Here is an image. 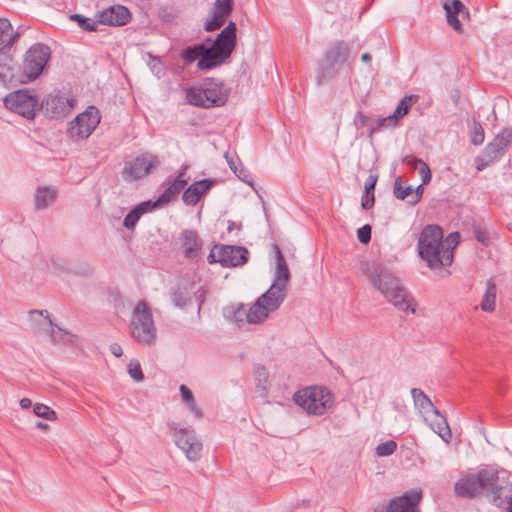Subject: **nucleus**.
Returning <instances> with one entry per match:
<instances>
[{
	"label": "nucleus",
	"instance_id": "nucleus-35",
	"mask_svg": "<svg viewBox=\"0 0 512 512\" xmlns=\"http://www.w3.org/2000/svg\"><path fill=\"white\" fill-rule=\"evenodd\" d=\"M216 252L218 256H246L248 254V250L244 246L219 244L214 246L208 256H215Z\"/></svg>",
	"mask_w": 512,
	"mask_h": 512
},
{
	"label": "nucleus",
	"instance_id": "nucleus-38",
	"mask_svg": "<svg viewBox=\"0 0 512 512\" xmlns=\"http://www.w3.org/2000/svg\"><path fill=\"white\" fill-rule=\"evenodd\" d=\"M432 430L437 433L440 438L445 441L446 443H449L452 438V433L450 430V427L448 425V422L444 416H441V419L431 423Z\"/></svg>",
	"mask_w": 512,
	"mask_h": 512
},
{
	"label": "nucleus",
	"instance_id": "nucleus-7",
	"mask_svg": "<svg viewBox=\"0 0 512 512\" xmlns=\"http://www.w3.org/2000/svg\"><path fill=\"white\" fill-rule=\"evenodd\" d=\"M130 330L132 337L143 346H152L157 339V329L154 324L151 309L145 301H139L134 307Z\"/></svg>",
	"mask_w": 512,
	"mask_h": 512
},
{
	"label": "nucleus",
	"instance_id": "nucleus-45",
	"mask_svg": "<svg viewBox=\"0 0 512 512\" xmlns=\"http://www.w3.org/2000/svg\"><path fill=\"white\" fill-rule=\"evenodd\" d=\"M128 374L136 382H141L144 380L142 368L138 360H130L128 363Z\"/></svg>",
	"mask_w": 512,
	"mask_h": 512
},
{
	"label": "nucleus",
	"instance_id": "nucleus-41",
	"mask_svg": "<svg viewBox=\"0 0 512 512\" xmlns=\"http://www.w3.org/2000/svg\"><path fill=\"white\" fill-rule=\"evenodd\" d=\"M34 413L36 416L40 418H44L46 420L54 421L57 419V414L54 410L42 403H36L34 405Z\"/></svg>",
	"mask_w": 512,
	"mask_h": 512
},
{
	"label": "nucleus",
	"instance_id": "nucleus-52",
	"mask_svg": "<svg viewBox=\"0 0 512 512\" xmlns=\"http://www.w3.org/2000/svg\"><path fill=\"white\" fill-rule=\"evenodd\" d=\"M419 175L422 179L423 184H428L431 180V171L429 166L423 162L419 167Z\"/></svg>",
	"mask_w": 512,
	"mask_h": 512
},
{
	"label": "nucleus",
	"instance_id": "nucleus-25",
	"mask_svg": "<svg viewBox=\"0 0 512 512\" xmlns=\"http://www.w3.org/2000/svg\"><path fill=\"white\" fill-rule=\"evenodd\" d=\"M29 321L35 333H47L53 325L47 310H31L29 312Z\"/></svg>",
	"mask_w": 512,
	"mask_h": 512
},
{
	"label": "nucleus",
	"instance_id": "nucleus-20",
	"mask_svg": "<svg viewBox=\"0 0 512 512\" xmlns=\"http://www.w3.org/2000/svg\"><path fill=\"white\" fill-rule=\"evenodd\" d=\"M96 17L101 24L123 26L130 21L131 13L125 6L115 5L99 12Z\"/></svg>",
	"mask_w": 512,
	"mask_h": 512
},
{
	"label": "nucleus",
	"instance_id": "nucleus-44",
	"mask_svg": "<svg viewBox=\"0 0 512 512\" xmlns=\"http://www.w3.org/2000/svg\"><path fill=\"white\" fill-rule=\"evenodd\" d=\"M397 125L396 120L392 115L378 119L375 126L369 129V136L371 137L374 133L378 132L382 128L395 127Z\"/></svg>",
	"mask_w": 512,
	"mask_h": 512
},
{
	"label": "nucleus",
	"instance_id": "nucleus-5",
	"mask_svg": "<svg viewBox=\"0 0 512 512\" xmlns=\"http://www.w3.org/2000/svg\"><path fill=\"white\" fill-rule=\"evenodd\" d=\"M229 93V88L222 81L207 78L200 84L190 87L186 92V99L189 104L196 107H220L227 102Z\"/></svg>",
	"mask_w": 512,
	"mask_h": 512
},
{
	"label": "nucleus",
	"instance_id": "nucleus-15",
	"mask_svg": "<svg viewBox=\"0 0 512 512\" xmlns=\"http://www.w3.org/2000/svg\"><path fill=\"white\" fill-rule=\"evenodd\" d=\"M99 122L100 115L98 109L94 106H90L74 119L70 125L69 133L71 137H79L81 139L88 138Z\"/></svg>",
	"mask_w": 512,
	"mask_h": 512
},
{
	"label": "nucleus",
	"instance_id": "nucleus-11",
	"mask_svg": "<svg viewBox=\"0 0 512 512\" xmlns=\"http://www.w3.org/2000/svg\"><path fill=\"white\" fill-rule=\"evenodd\" d=\"M168 428L174 431V441L189 461L195 462L200 459L202 442L197 438L193 430L181 427L179 423L168 422Z\"/></svg>",
	"mask_w": 512,
	"mask_h": 512
},
{
	"label": "nucleus",
	"instance_id": "nucleus-64",
	"mask_svg": "<svg viewBox=\"0 0 512 512\" xmlns=\"http://www.w3.org/2000/svg\"><path fill=\"white\" fill-rule=\"evenodd\" d=\"M373 512H393V510L390 508V503L388 502L387 505H384L380 508L374 509Z\"/></svg>",
	"mask_w": 512,
	"mask_h": 512
},
{
	"label": "nucleus",
	"instance_id": "nucleus-17",
	"mask_svg": "<svg viewBox=\"0 0 512 512\" xmlns=\"http://www.w3.org/2000/svg\"><path fill=\"white\" fill-rule=\"evenodd\" d=\"M79 258H53L52 267L59 275H80L88 276L92 274V267Z\"/></svg>",
	"mask_w": 512,
	"mask_h": 512
},
{
	"label": "nucleus",
	"instance_id": "nucleus-40",
	"mask_svg": "<svg viewBox=\"0 0 512 512\" xmlns=\"http://www.w3.org/2000/svg\"><path fill=\"white\" fill-rule=\"evenodd\" d=\"M70 18L72 20L76 21L78 23V25L83 30H86V31H96L97 30V25L101 24L100 22H98V18L97 19H91V18H87V17H84V16L79 15V14H73V15H71Z\"/></svg>",
	"mask_w": 512,
	"mask_h": 512
},
{
	"label": "nucleus",
	"instance_id": "nucleus-10",
	"mask_svg": "<svg viewBox=\"0 0 512 512\" xmlns=\"http://www.w3.org/2000/svg\"><path fill=\"white\" fill-rule=\"evenodd\" d=\"M485 496L496 507L512 512V482L491 468Z\"/></svg>",
	"mask_w": 512,
	"mask_h": 512
},
{
	"label": "nucleus",
	"instance_id": "nucleus-16",
	"mask_svg": "<svg viewBox=\"0 0 512 512\" xmlns=\"http://www.w3.org/2000/svg\"><path fill=\"white\" fill-rule=\"evenodd\" d=\"M76 103L72 96L57 92L47 96L44 104L45 115L49 118H62L67 116Z\"/></svg>",
	"mask_w": 512,
	"mask_h": 512
},
{
	"label": "nucleus",
	"instance_id": "nucleus-14",
	"mask_svg": "<svg viewBox=\"0 0 512 512\" xmlns=\"http://www.w3.org/2000/svg\"><path fill=\"white\" fill-rule=\"evenodd\" d=\"M160 165V160L151 153L141 154L130 161H126L122 170V177L126 181H134L147 176Z\"/></svg>",
	"mask_w": 512,
	"mask_h": 512
},
{
	"label": "nucleus",
	"instance_id": "nucleus-1",
	"mask_svg": "<svg viewBox=\"0 0 512 512\" xmlns=\"http://www.w3.org/2000/svg\"><path fill=\"white\" fill-rule=\"evenodd\" d=\"M359 269L369 283L396 309L404 313L414 314L416 300L389 268L378 258H365L360 261Z\"/></svg>",
	"mask_w": 512,
	"mask_h": 512
},
{
	"label": "nucleus",
	"instance_id": "nucleus-13",
	"mask_svg": "<svg viewBox=\"0 0 512 512\" xmlns=\"http://www.w3.org/2000/svg\"><path fill=\"white\" fill-rule=\"evenodd\" d=\"M4 103L13 112L32 119L39 107V100L35 94L28 90H18L4 98Z\"/></svg>",
	"mask_w": 512,
	"mask_h": 512
},
{
	"label": "nucleus",
	"instance_id": "nucleus-49",
	"mask_svg": "<svg viewBox=\"0 0 512 512\" xmlns=\"http://www.w3.org/2000/svg\"><path fill=\"white\" fill-rule=\"evenodd\" d=\"M267 378H268V373H267L266 369L264 367L258 368L256 371V381H257L256 386L261 391L266 390L265 384L267 382Z\"/></svg>",
	"mask_w": 512,
	"mask_h": 512
},
{
	"label": "nucleus",
	"instance_id": "nucleus-12",
	"mask_svg": "<svg viewBox=\"0 0 512 512\" xmlns=\"http://www.w3.org/2000/svg\"><path fill=\"white\" fill-rule=\"evenodd\" d=\"M490 471L491 468H483L477 474L461 477L454 485L455 494L462 498H474L478 493L485 495Z\"/></svg>",
	"mask_w": 512,
	"mask_h": 512
},
{
	"label": "nucleus",
	"instance_id": "nucleus-57",
	"mask_svg": "<svg viewBox=\"0 0 512 512\" xmlns=\"http://www.w3.org/2000/svg\"><path fill=\"white\" fill-rule=\"evenodd\" d=\"M424 185L425 184L422 183L416 187L415 191L412 192L411 198L408 200L409 203L416 204L421 200V197H422L423 191H424V188H423Z\"/></svg>",
	"mask_w": 512,
	"mask_h": 512
},
{
	"label": "nucleus",
	"instance_id": "nucleus-31",
	"mask_svg": "<svg viewBox=\"0 0 512 512\" xmlns=\"http://www.w3.org/2000/svg\"><path fill=\"white\" fill-rule=\"evenodd\" d=\"M224 316L234 322L238 327H243L248 323V309L244 304L238 306H230L224 310Z\"/></svg>",
	"mask_w": 512,
	"mask_h": 512
},
{
	"label": "nucleus",
	"instance_id": "nucleus-26",
	"mask_svg": "<svg viewBox=\"0 0 512 512\" xmlns=\"http://www.w3.org/2000/svg\"><path fill=\"white\" fill-rule=\"evenodd\" d=\"M180 242L184 249L186 256L200 252L202 248V240L199 238L198 233L194 230H183L180 235Z\"/></svg>",
	"mask_w": 512,
	"mask_h": 512
},
{
	"label": "nucleus",
	"instance_id": "nucleus-58",
	"mask_svg": "<svg viewBox=\"0 0 512 512\" xmlns=\"http://www.w3.org/2000/svg\"><path fill=\"white\" fill-rule=\"evenodd\" d=\"M374 201H375L374 193H371L369 195H367V194L363 195L362 203H361L362 208L370 209L374 205Z\"/></svg>",
	"mask_w": 512,
	"mask_h": 512
},
{
	"label": "nucleus",
	"instance_id": "nucleus-56",
	"mask_svg": "<svg viewBox=\"0 0 512 512\" xmlns=\"http://www.w3.org/2000/svg\"><path fill=\"white\" fill-rule=\"evenodd\" d=\"M377 175H370L365 182V194L369 195L374 193L375 185L377 182Z\"/></svg>",
	"mask_w": 512,
	"mask_h": 512
},
{
	"label": "nucleus",
	"instance_id": "nucleus-27",
	"mask_svg": "<svg viewBox=\"0 0 512 512\" xmlns=\"http://www.w3.org/2000/svg\"><path fill=\"white\" fill-rule=\"evenodd\" d=\"M57 195L58 192L55 188L39 187L34 197L35 208L37 210L46 209L55 202Z\"/></svg>",
	"mask_w": 512,
	"mask_h": 512
},
{
	"label": "nucleus",
	"instance_id": "nucleus-23",
	"mask_svg": "<svg viewBox=\"0 0 512 512\" xmlns=\"http://www.w3.org/2000/svg\"><path fill=\"white\" fill-rule=\"evenodd\" d=\"M211 186L212 181L208 179H203L192 183L183 192V202L188 206H195Z\"/></svg>",
	"mask_w": 512,
	"mask_h": 512
},
{
	"label": "nucleus",
	"instance_id": "nucleus-39",
	"mask_svg": "<svg viewBox=\"0 0 512 512\" xmlns=\"http://www.w3.org/2000/svg\"><path fill=\"white\" fill-rule=\"evenodd\" d=\"M209 264H220L224 268L242 266L249 258H207Z\"/></svg>",
	"mask_w": 512,
	"mask_h": 512
},
{
	"label": "nucleus",
	"instance_id": "nucleus-62",
	"mask_svg": "<svg viewBox=\"0 0 512 512\" xmlns=\"http://www.w3.org/2000/svg\"><path fill=\"white\" fill-rule=\"evenodd\" d=\"M19 404H20L21 408L29 409L31 407V405H32V401L29 398H22L20 400Z\"/></svg>",
	"mask_w": 512,
	"mask_h": 512
},
{
	"label": "nucleus",
	"instance_id": "nucleus-6",
	"mask_svg": "<svg viewBox=\"0 0 512 512\" xmlns=\"http://www.w3.org/2000/svg\"><path fill=\"white\" fill-rule=\"evenodd\" d=\"M350 56V48L344 41H335L325 50L322 60L318 63L316 71L317 85L332 80L347 63Z\"/></svg>",
	"mask_w": 512,
	"mask_h": 512
},
{
	"label": "nucleus",
	"instance_id": "nucleus-48",
	"mask_svg": "<svg viewBox=\"0 0 512 512\" xmlns=\"http://www.w3.org/2000/svg\"><path fill=\"white\" fill-rule=\"evenodd\" d=\"M471 142L474 145H481L484 142V130L480 123L475 122L473 125Z\"/></svg>",
	"mask_w": 512,
	"mask_h": 512
},
{
	"label": "nucleus",
	"instance_id": "nucleus-34",
	"mask_svg": "<svg viewBox=\"0 0 512 512\" xmlns=\"http://www.w3.org/2000/svg\"><path fill=\"white\" fill-rule=\"evenodd\" d=\"M51 340L57 344H70L74 345L77 343V336L70 331L64 330L57 325H52L48 332Z\"/></svg>",
	"mask_w": 512,
	"mask_h": 512
},
{
	"label": "nucleus",
	"instance_id": "nucleus-33",
	"mask_svg": "<svg viewBox=\"0 0 512 512\" xmlns=\"http://www.w3.org/2000/svg\"><path fill=\"white\" fill-rule=\"evenodd\" d=\"M497 287L493 279H489L486 283V290L482 297L481 309L485 312H493L496 307Z\"/></svg>",
	"mask_w": 512,
	"mask_h": 512
},
{
	"label": "nucleus",
	"instance_id": "nucleus-9",
	"mask_svg": "<svg viewBox=\"0 0 512 512\" xmlns=\"http://www.w3.org/2000/svg\"><path fill=\"white\" fill-rule=\"evenodd\" d=\"M294 401L307 413L323 415L333 406V395L325 387L311 386L297 391L294 394Z\"/></svg>",
	"mask_w": 512,
	"mask_h": 512
},
{
	"label": "nucleus",
	"instance_id": "nucleus-51",
	"mask_svg": "<svg viewBox=\"0 0 512 512\" xmlns=\"http://www.w3.org/2000/svg\"><path fill=\"white\" fill-rule=\"evenodd\" d=\"M192 294L194 295L195 300L198 302V311H200L202 304L205 301L206 291L203 289V287L196 288V284L194 283Z\"/></svg>",
	"mask_w": 512,
	"mask_h": 512
},
{
	"label": "nucleus",
	"instance_id": "nucleus-18",
	"mask_svg": "<svg viewBox=\"0 0 512 512\" xmlns=\"http://www.w3.org/2000/svg\"><path fill=\"white\" fill-rule=\"evenodd\" d=\"M233 7V0H216L211 9L210 15L204 23V29L207 32L215 31L221 28L227 17L230 15Z\"/></svg>",
	"mask_w": 512,
	"mask_h": 512
},
{
	"label": "nucleus",
	"instance_id": "nucleus-54",
	"mask_svg": "<svg viewBox=\"0 0 512 512\" xmlns=\"http://www.w3.org/2000/svg\"><path fill=\"white\" fill-rule=\"evenodd\" d=\"M179 391L181 394L182 401L184 403L192 402V400L194 399V395H193L192 391L186 385H184V384L180 385Z\"/></svg>",
	"mask_w": 512,
	"mask_h": 512
},
{
	"label": "nucleus",
	"instance_id": "nucleus-21",
	"mask_svg": "<svg viewBox=\"0 0 512 512\" xmlns=\"http://www.w3.org/2000/svg\"><path fill=\"white\" fill-rule=\"evenodd\" d=\"M443 9L445 10L447 23L457 32H461L459 16L464 18L469 15L464 4L460 0H446L443 3Z\"/></svg>",
	"mask_w": 512,
	"mask_h": 512
},
{
	"label": "nucleus",
	"instance_id": "nucleus-59",
	"mask_svg": "<svg viewBox=\"0 0 512 512\" xmlns=\"http://www.w3.org/2000/svg\"><path fill=\"white\" fill-rule=\"evenodd\" d=\"M403 161H404V163H406L407 165H410L412 167H417L418 165L420 166L421 163H423L422 160H420L414 156H406Z\"/></svg>",
	"mask_w": 512,
	"mask_h": 512
},
{
	"label": "nucleus",
	"instance_id": "nucleus-42",
	"mask_svg": "<svg viewBox=\"0 0 512 512\" xmlns=\"http://www.w3.org/2000/svg\"><path fill=\"white\" fill-rule=\"evenodd\" d=\"M494 141H497L500 149L505 151L512 144V127L503 129L495 136Z\"/></svg>",
	"mask_w": 512,
	"mask_h": 512
},
{
	"label": "nucleus",
	"instance_id": "nucleus-63",
	"mask_svg": "<svg viewBox=\"0 0 512 512\" xmlns=\"http://www.w3.org/2000/svg\"><path fill=\"white\" fill-rule=\"evenodd\" d=\"M368 120H369V119H368V117H367V116H365V115H363V114H361V113L358 115V119H357V121H358V124H359V125H361V126H365V125L367 124Z\"/></svg>",
	"mask_w": 512,
	"mask_h": 512
},
{
	"label": "nucleus",
	"instance_id": "nucleus-32",
	"mask_svg": "<svg viewBox=\"0 0 512 512\" xmlns=\"http://www.w3.org/2000/svg\"><path fill=\"white\" fill-rule=\"evenodd\" d=\"M194 289V283H185L179 285L171 294V299L175 306L178 308H184L191 300L192 290Z\"/></svg>",
	"mask_w": 512,
	"mask_h": 512
},
{
	"label": "nucleus",
	"instance_id": "nucleus-36",
	"mask_svg": "<svg viewBox=\"0 0 512 512\" xmlns=\"http://www.w3.org/2000/svg\"><path fill=\"white\" fill-rule=\"evenodd\" d=\"M416 101L417 96L414 95L405 96L399 101L394 113L392 114L396 122L409 112L410 108Z\"/></svg>",
	"mask_w": 512,
	"mask_h": 512
},
{
	"label": "nucleus",
	"instance_id": "nucleus-2",
	"mask_svg": "<svg viewBox=\"0 0 512 512\" xmlns=\"http://www.w3.org/2000/svg\"><path fill=\"white\" fill-rule=\"evenodd\" d=\"M272 283L248 309V323L261 324L270 313L279 309L287 297V285L290 281V270L286 258H275L271 266Z\"/></svg>",
	"mask_w": 512,
	"mask_h": 512
},
{
	"label": "nucleus",
	"instance_id": "nucleus-29",
	"mask_svg": "<svg viewBox=\"0 0 512 512\" xmlns=\"http://www.w3.org/2000/svg\"><path fill=\"white\" fill-rule=\"evenodd\" d=\"M426 266L430 268L439 278H445L451 273L447 269L453 263L454 258H421Z\"/></svg>",
	"mask_w": 512,
	"mask_h": 512
},
{
	"label": "nucleus",
	"instance_id": "nucleus-8",
	"mask_svg": "<svg viewBox=\"0 0 512 512\" xmlns=\"http://www.w3.org/2000/svg\"><path fill=\"white\" fill-rule=\"evenodd\" d=\"M51 56V50L42 43L32 45L24 54L20 72L16 73V82L27 83L36 80L43 70Z\"/></svg>",
	"mask_w": 512,
	"mask_h": 512
},
{
	"label": "nucleus",
	"instance_id": "nucleus-3",
	"mask_svg": "<svg viewBox=\"0 0 512 512\" xmlns=\"http://www.w3.org/2000/svg\"><path fill=\"white\" fill-rule=\"evenodd\" d=\"M236 45V24L230 22L214 41L208 38L204 43L183 50L181 57L192 63L198 59L200 70H210L221 65L232 53Z\"/></svg>",
	"mask_w": 512,
	"mask_h": 512
},
{
	"label": "nucleus",
	"instance_id": "nucleus-55",
	"mask_svg": "<svg viewBox=\"0 0 512 512\" xmlns=\"http://www.w3.org/2000/svg\"><path fill=\"white\" fill-rule=\"evenodd\" d=\"M475 162L478 171L485 169L486 167L493 163V161L490 160L489 157H486L484 153L482 154V156L477 157Z\"/></svg>",
	"mask_w": 512,
	"mask_h": 512
},
{
	"label": "nucleus",
	"instance_id": "nucleus-28",
	"mask_svg": "<svg viewBox=\"0 0 512 512\" xmlns=\"http://www.w3.org/2000/svg\"><path fill=\"white\" fill-rule=\"evenodd\" d=\"M155 207L151 201H146L135 206L124 218L123 225L127 229H134L140 217Z\"/></svg>",
	"mask_w": 512,
	"mask_h": 512
},
{
	"label": "nucleus",
	"instance_id": "nucleus-53",
	"mask_svg": "<svg viewBox=\"0 0 512 512\" xmlns=\"http://www.w3.org/2000/svg\"><path fill=\"white\" fill-rule=\"evenodd\" d=\"M189 411L194 415L197 419L203 418V411L200 407H198L195 398L192 400V402L185 403Z\"/></svg>",
	"mask_w": 512,
	"mask_h": 512
},
{
	"label": "nucleus",
	"instance_id": "nucleus-37",
	"mask_svg": "<svg viewBox=\"0 0 512 512\" xmlns=\"http://www.w3.org/2000/svg\"><path fill=\"white\" fill-rule=\"evenodd\" d=\"M411 396H412L415 408H418L423 411H428L429 407H432V401L421 389L412 388Z\"/></svg>",
	"mask_w": 512,
	"mask_h": 512
},
{
	"label": "nucleus",
	"instance_id": "nucleus-24",
	"mask_svg": "<svg viewBox=\"0 0 512 512\" xmlns=\"http://www.w3.org/2000/svg\"><path fill=\"white\" fill-rule=\"evenodd\" d=\"M16 73L14 71L11 55L0 49V83L7 85L15 83Z\"/></svg>",
	"mask_w": 512,
	"mask_h": 512
},
{
	"label": "nucleus",
	"instance_id": "nucleus-30",
	"mask_svg": "<svg viewBox=\"0 0 512 512\" xmlns=\"http://www.w3.org/2000/svg\"><path fill=\"white\" fill-rule=\"evenodd\" d=\"M19 37L7 18L0 17V47L5 48L12 46Z\"/></svg>",
	"mask_w": 512,
	"mask_h": 512
},
{
	"label": "nucleus",
	"instance_id": "nucleus-61",
	"mask_svg": "<svg viewBox=\"0 0 512 512\" xmlns=\"http://www.w3.org/2000/svg\"><path fill=\"white\" fill-rule=\"evenodd\" d=\"M110 351L116 357H120L123 354V350H122L121 346L117 343H114L110 346Z\"/></svg>",
	"mask_w": 512,
	"mask_h": 512
},
{
	"label": "nucleus",
	"instance_id": "nucleus-19",
	"mask_svg": "<svg viewBox=\"0 0 512 512\" xmlns=\"http://www.w3.org/2000/svg\"><path fill=\"white\" fill-rule=\"evenodd\" d=\"M421 500L422 490L417 488L392 498L389 503L393 512H420L419 504Z\"/></svg>",
	"mask_w": 512,
	"mask_h": 512
},
{
	"label": "nucleus",
	"instance_id": "nucleus-22",
	"mask_svg": "<svg viewBox=\"0 0 512 512\" xmlns=\"http://www.w3.org/2000/svg\"><path fill=\"white\" fill-rule=\"evenodd\" d=\"M184 174L185 168H183L179 175L172 181H167V187L163 191V193L158 197L157 201L154 203L155 206L157 204H168L178 198L179 194L184 190L185 186L187 185V180L183 178Z\"/></svg>",
	"mask_w": 512,
	"mask_h": 512
},
{
	"label": "nucleus",
	"instance_id": "nucleus-60",
	"mask_svg": "<svg viewBox=\"0 0 512 512\" xmlns=\"http://www.w3.org/2000/svg\"><path fill=\"white\" fill-rule=\"evenodd\" d=\"M242 229L241 223H236L234 221H228L227 233H232L233 231H240Z\"/></svg>",
	"mask_w": 512,
	"mask_h": 512
},
{
	"label": "nucleus",
	"instance_id": "nucleus-4",
	"mask_svg": "<svg viewBox=\"0 0 512 512\" xmlns=\"http://www.w3.org/2000/svg\"><path fill=\"white\" fill-rule=\"evenodd\" d=\"M460 241L459 232H452L443 239V230L438 225H427L418 241L419 256H453Z\"/></svg>",
	"mask_w": 512,
	"mask_h": 512
},
{
	"label": "nucleus",
	"instance_id": "nucleus-43",
	"mask_svg": "<svg viewBox=\"0 0 512 512\" xmlns=\"http://www.w3.org/2000/svg\"><path fill=\"white\" fill-rule=\"evenodd\" d=\"M412 192H413L412 186L403 187L400 177L396 178V180L394 182L393 193L397 199L404 200L408 196H412Z\"/></svg>",
	"mask_w": 512,
	"mask_h": 512
},
{
	"label": "nucleus",
	"instance_id": "nucleus-47",
	"mask_svg": "<svg viewBox=\"0 0 512 512\" xmlns=\"http://www.w3.org/2000/svg\"><path fill=\"white\" fill-rule=\"evenodd\" d=\"M397 449V444L393 440H388L386 442L380 443L376 447V454L378 456H390L392 455Z\"/></svg>",
	"mask_w": 512,
	"mask_h": 512
},
{
	"label": "nucleus",
	"instance_id": "nucleus-46",
	"mask_svg": "<svg viewBox=\"0 0 512 512\" xmlns=\"http://www.w3.org/2000/svg\"><path fill=\"white\" fill-rule=\"evenodd\" d=\"M483 153L486 157H489L490 160L495 162L497 159H499L503 153L504 150L500 149L499 144L497 141H494V139L486 146Z\"/></svg>",
	"mask_w": 512,
	"mask_h": 512
},
{
	"label": "nucleus",
	"instance_id": "nucleus-50",
	"mask_svg": "<svg viewBox=\"0 0 512 512\" xmlns=\"http://www.w3.org/2000/svg\"><path fill=\"white\" fill-rule=\"evenodd\" d=\"M357 238L361 243H368L371 239V226L366 224L357 230Z\"/></svg>",
	"mask_w": 512,
	"mask_h": 512
}]
</instances>
